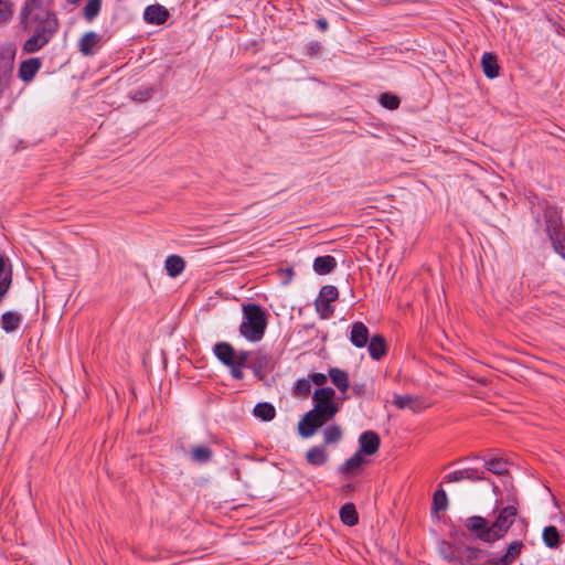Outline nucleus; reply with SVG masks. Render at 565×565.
Returning <instances> with one entry per match:
<instances>
[{"label": "nucleus", "instance_id": "24", "mask_svg": "<svg viewBox=\"0 0 565 565\" xmlns=\"http://www.w3.org/2000/svg\"><path fill=\"white\" fill-rule=\"evenodd\" d=\"M367 461L363 458V455L356 451L353 456L348 458L340 467L339 471L342 475H351L359 470Z\"/></svg>", "mask_w": 565, "mask_h": 565}, {"label": "nucleus", "instance_id": "5", "mask_svg": "<svg viewBox=\"0 0 565 565\" xmlns=\"http://www.w3.org/2000/svg\"><path fill=\"white\" fill-rule=\"evenodd\" d=\"M465 526L467 530L475 534L477 539L484 543H493L499 540V535L493 534L489 521L479 515L470 516L466 520Z\"/></svg>", "mask_w": 565, "mask_h": 565}, {"label": "nucleus", "instance_id": "35", "mask_svg": "<svg viewBox=\"0 0 565 565\" xmlns=\"http://www.w3.org/2000/svg\"><path fill=\"white\" fill-rule=\"evenodd\" d=\"M448 507V498L446 491L443 488H439L435 491L433 495V505L431 512L445 511Z\"/></svg>", "mask_w": 565, "mask_h": 565}, {"label": "nucleus", "instance_id": "19", "mask_svg": "<svg viewBox=\"0 0 565 565\" xmlns=\"http://www.w3.org/2000/svg\"><path fill=\"white\" fill-rule=\"evenodd\" d=\"M216 358L226 366L233 365L235 359V350L227 342H218L213 349Z\"/></svg>", "mask_w": 565, "mask_h": 565}, {"label": "nucleus", "instance_id": "47", "mask_svg": "<svg viewBox=\"0 0 565 565\" xmlns=\"http://www.w3.org/2000/svg\"><path fill=\"white\" fill-rule=\"evenodd\" d=\"M308 380L317 386H322L327 382V376L323 373H312Z\"/></svg>", "mask_w": 565, "mask_h": 565}, {"label": "nucleus", "instance_id": "48", "mask_svg": "<svg viewBox=\"0 0 565 565\" xmlns=\"http://www.w3.org/2000/svg\"><path fill=\"white\" fill-rule=\"evenodd\" d=\"M228 367L231 369V375L235 380H242L244 377V373L242 371L244 366L236 365L235 363H233V365H228Z\"/></svg>", "mask_w": 565, "mask_h": 565}, {"label": "nucleus", "instance_id": "27", "mask_svg": "<svg viewBox=\"0 0 565 565\" xmlns=\"http://www.w3.org/2000/svg\"><path fill=\"white\" fill-rule=\"evenodd\" d=\"M306 459L308 463L311 466L320 467L323 466L328 461V454L324 449V446H315L311 447L306 452Z\"/></svg>", "mask_w": 565, "mask_h": 565}, {"label": "nucleus", "instance_id": "21", "mask_svg": "<svg viewBox=\"0 0 565 565\" xmlns=\"http://www.w3.org/2000/svg\"><path fill=\"white\" fill-rule=\"evenodd\" d=\"M164 268L171 278H175L183 273L185 260L179 255H169L166 258Z\"/></svg>", "mask_w": 565, "mask_h": 565}, {"label": "nucleus", "instance_id": "12", "mask_svg": "<svg viewBox=\"0 0 565 565\" xmlns=\"http://www.w3.org/2000/svg\"><path fill=\"white\" fill-rule=\"evenodd\" d=\"M483 471L476 468H465L452 471L444 477L445 482H460L463 480L479 481L483 480Z\"/></svg>", "mask_w": 565, "mask_h": 565}, {"label": "nucleus", "instance_id": "9", "mask_svg": "<svg viewBox=\"0 0 565 565\" xmlns=\"http://www.w3.org/2000/svg\"><path fill=\"white\" fill-rule=\"evenodd\" d=\"M33 34L24 42L22 51L25 54H32L41 51L53 39L50 30H42V32L31 31Z\"/></svg>", "mask_w": 565, "mask_h": 565}, {"label": "nucleus", "instance_id": "49", "mask_svg": "<svg viewBox=\"0 0 565 565\" xmlns=\"http://www.w3.org/2000/svg\"><path fill=\"white\" fill-rule=\"evenodd\" d=\"M316 25L321 31H327L329 28V23L326 18H320V19L316 20Z\"/></svg>", "mask_w": 565, "mask_h": 565}, {"label": "nucleus", "instance_id": "46", "mask_svg": "<svg viewBox=\"0 0 565 565\" xmlns=\"http://www.w3.org/2000/svg\"><path fill=\"white\" fill-rule=\"evenodd\" d=\"M322 49V44L319 41H310L306 45V51L309 56L317 55Z\"/></svg>", "mask_w": 565, "mask_h": 565}, {"label": "nucleus", "instance_id": "1", "mask_svg": "<svg viewBox=\"0 0 565 565\" xmlns=\"http://www.w3.org/2000/svg\"><path fill=\"white\" fill-rule=\"evenodd\" d=\"M542 213L532 211L537 225L544 226V232L551 242L553 250L565 259V225L562 211L544 201L539 204Z\"/></svg>", "mask_w": 565, "mask_h": 565}, {"label": "nucleus", "instance_id": "29", "mask_svg": "<svg viewBox=\"0 0 565 565\" xmlns=\"http://www.w3.org/2000/svg\"><path fill=\"white\" fill-rule=\"evenodd\" d=\"M253 415L263 422H270L276 416V408L268 402L257 403L253 409Z\"/></svg>", "mask_w": 565, "mask_h": 565}, {"label": "nucleus", "instance_id": "31", "mask_svg": "<svg viewBox=\"0 0 565 565\" xmlns=\"http://www.w3.org/2000/svg\"><path fill=\"white\" fill-rule=\"evenodd\" d=\"M54 0H25L21 12H43L53 11Z\"/></svg>", "mask_w": 565, "mask_h": 565}, {"label": "nucleus", "instance_id": "2", "mask_svg": "<svg viewBox=\"0 0 565 565\" xmlns=\"http://www.w3.org/2000/svg\"><path fill=\"white\" fill-rule=\"evenodd\" d=\"M242 313L241 335L249 342H259L268 324L266 310L260 305L245 302L242 305Z\"/></svg>", "mask_w": 565, "mask_h": 565}, {"label": "nucleus", "instance_id": "44", "mask_svg": "<svg viewBox=\"0 0 565 565\" xmlns=\"http://www.w3.org/2000/svg\"><path fill=\"white\" fill-rule=\"evenodd\" d=\"M465 555L467 556L468 561L473 562L480 561L484 555V552L478 547H466Z\"/></svg>", "mask_w": 565, "mask_h": 565}, {"label": "nucleus", "instance_id": "28", "mask_svg": "<svg viewBox=\"0 0 565 565\" xmlns=\"http://www.w3.org/2000/svg\"><path fill=\"white\" fill-rule=\"evenodd\" d=\"M340 520L348 526H354L359 523V514L355 505L351 502L343 504L339 511Z\"/></svg>", "mask_w": 565, "mask_h": 565}, {"label": "nucleus", "instance_id": "26", "mask_svg": "<svg viewBox=\"0 0 565 565\" xmlns=\"http://www.w3.org/2000/svg\"><path fill=\"white\" fill-rule=\"evenodd\" d=\"M190 456L193 462L204 465L212 460L213 450L206 445H195L191 448Z\"/></svg>", "mask_w": 565, "mask_h": 565}, {"label": "nucleus", "instance_id": "57", "mask_svg": "<svg viewBox=\"0 0 565 565\" xmlns=\"http://www.w3.org/2000/svg\"><path fill=\"white\" fill-rule=\"evenodd\" d=\"M70 4H78L82 0H66Z\"/></svg>", "mask_w": 565, "mask_h": 565}, {"label": "nucleus", "instance_id": "42", "mask_svg": "<svg viewBox=\"0 0 565 565\" xmlns=\"http://www.w3.org/2000/svg\"><path fill=\"white\" fill-rule=\"evenodd\" d=\"M12 285V269L9 268L8 273H6L0 278V302L2 301L6 294L9 291Z\"/></svg>", "mask_w": 565, "mask_h": 565}, {"label": "nucleus", "instance_id": "45", "mask_svg": "<svg viewBox=\"0 0 565 565\" xmlns=\"http://www.w3.org/2000/svg\"><path fill=\"white\" fill-rule=\"evenodd\" d=\"M249 353L247 351L235 352L234 363L244 367H249L247 364Z\"/></svg>", "mask_w": 565, "mask_h": 565}, {"label": "nucleus", "instance_id": "51", "mask_svg": "<svg viewBox=\"0 0 565 565\" xmlns=\"http://www.w3.org/2000/svg\"><path fill=\"white\" fill-rule=\"evenodd\" d=\"M484 565H509V564H502L500 563V556L499 557H489L487 561L483 562Z\"/></svg>", "mask_w": 565, "mask_h": 565}, {"label": "nucleus", "instance_id": "18", "mask_svg": "<svg viewBox=\"0 0 565 565\" xmlns=\"http://www.w3.org/2000/svg\"><path fill=\"white\" fill-rule=\"evenodd\" d=\"M393 404L399 408L405 409L409 408L413 412L417 413L422 411L425 406L423 405V402L413 395H394Z\"/></svg>", "mask_w": 565, "mask_h": 565}, {"label": "nucleus", "instance_id": "33", "mask_svg": "<svg viewBox=\"0 0 565 565\" xmlns=\"http://www.w3.org/2000/svg\"><path fill=\"white\" fill-rule=\"evenodd\" d=\"M523 546L524 545L521 541L512 542L508 546L505 554L500 556V563L509 565L512 564L514 559L521 554Z\"/></svg>", "mask_w": 565, "mask_h": 565}, {"label": "nucleus", "instance_id": "23", "mask_svg": "<svg viewBox=\"0 0 565 565\" xmlns=\"http://www.w3.org/2000/svg\"><path fill=\"white\" fill-rule=\"evenodd\" d=\"M22 323V316L14 311H6L1 316V328L7 332L11 333L17 331Z\"/></svg>", "mask_w": 565, "mask_h": 565}, {"label": "nucleus", "instance_id": "56", "mask_svg": "<svg viewBox=\"0 0 565 565\" xmlns=\"http://www.w3.org/2000/svg\"><path fill=\"white\" fill-rule=\"evenodd\" d=\"M441 554L444 555V557L446 559H452V554L451 553L448 554V553L444 552V548H441Z\"/></svg>", "mask_w": 565, "mask_h": 565}, {"label": "nucleus", "instance_id": "32", "mask_svg": "<svg viewBox=\"0 0 565 565\" xmlns=\"http://www.w3.org/2000/svg\"><path fill=\"white\" fill-rule=\"evenodd\" d=\"M102 0H88L83 8L82 15L88 22L92 23L100 13Z\"/></svg>", "mask_w": 565, "mask_h": 565}, {"label": "nucleus", "instance_id": "34", "mask_svg": "<svg viewBox=\"0 0 565 565\" xmlns=\"http://www.w3.org/2000/svg\"><path fill=\"white\" fill-rule=\"evenodd\" d=\"M484 467L494 475H504L508 472V461L502 458L484 460Z\"/></svg>", "mask_w": 565, "mask_h": 565}, {"label": "nucleus", "instance_id": "38", "mask_svg": "<svg viewBox=\"0 0 565 565\" xmlns=\"http://www.w3.org/2000/svg\"><path fill=\"white\" fill-rule=\"evenodd\" d=\"M315 306L321 319H329L334 312V308L331 306V302L323 300L322 298L318 297L315 301Z\"/></svg>", "mask_w": 565, "mask_h": 565}, {"label": "nucleus", "instance_id": "50", "mask_svg": "<svg viewBox=\"0 0 565 565\" xmlns=\"http://www.w3.org/2000/svg\"><path fill=\"white\" fill-rule=\"evenodd\" d=\"M364 385L362 384H355L352 386V392L354 393V395L356 396H362L364 395Z\"/></svg>", "mask_w": 565, "mask_h": 565}, {"label": "nucleus", "instance_id": "40", "mask_svg": "<svg viewBox=\"0 0 565 565\" xmlns=\"http://www.w3.org/2000/svg\"><path fill=\"white\" fill-rule=\"evenodd\" d=\"M311 392V383L308 379H300L294 385V393L299 396H308Z\"/></svg>", "mask_w": 565, "mask_h": 565}, {"label": "nucleus", "instance_id": "53", "mask_svg": "<svg viewBox=\"0 0 565 565\" xmlns=\"http://www.w3.org/2000/svg\"><path fill=\"white\" fill-rule=\"evenodd\" d=\"M285 274H286L287 278L284 280V284L287 285L292 279V276H294L295 273H294L292 268H286L285 269Z\"/></svg>", "mask_w": 565, "mask_h": 565}, {"label": "nucleus", "instance_id": "8", "mask_svg": "<svg viewBox=\"0 0 565 565\" xmlns=\"http://www.w3.org/2000/svg\"><path fill=\"white\" fill-rule=\"evenodd\" d=\"M335 392L333 388L324 386L317 388L312 394V401L315 406H320L323 412L335 416L339 411L337 403L334 402Z\"/></svg>", "mask_w": 565, "mask_h": 565}, {"label": "nucleus", "instance_id": "43", "mask_svg": "<svg viewBox=\"0 0 565 565\" xmlns=\"http://www.w3.org/2000/svg\"><path fill=\"white\" fill-rule=\"evenodd\" d=\"M339 296L338 289L335 286L332 285H326L320 289L319 298H322L327 301H334L337 300Z\"/></svg>", "mask_w": 565, "mask_h": 565}, {"label": "nucleus", "instance_id": "14", "mask_svg": "<svg viewBox=\"0 0 565 565\" xmlns=\"http://www.w3.org/2000/svg\"><path fill=\"white\" fill-rule=\"evenodd\" d=\"M273 366L274 364L271 358L268 354L263 353L262 351H257L255 353L254 361L249 367L253 370L254 375L258 380H263L265 373L267 371H270Z\"/></svg>", "mask_w": 565, "mask_h": 565}, {"label": "nucleus", "instance_id": "52", "mask_svg": "<svg viewBox=\"0 0 565 565\" xmlns=\"http://www.w3.org/2000/svg\"><path fill=\"white\" fill-rule=\"evenodd\" d=\"M6 260H7V258H6L3 255H0V278H1L6 273H8V270H6Z\"/></svg>", "mask_w": 565, "mask_h": 565}, {"label": "nucleus", "instance_id": "10", "mask_svg": "<svg viewBox=\"0 0 565 565\" xmlns=\"http://www.w3.org/2000/svg\"><path fill=\"white\" fill-rule=\"evenodd\" d=\"M381 446V439L374 430H365L359 437V452L363 456H373Z\"/></svg>", "mask_w": 565, "mask_h": 565}, {"label": "nucleus", "instance_id": "11", "mask_svg": "<svg viewBox=\"0 0 565 565\" xmlns=\"http://www.w3.org/2000/svg\"><path fill=\"white\" fill-rule=\"evenodd\" d=\"M170 13L161 4H150L143 11V20L149 24L161 25L167 22Z\"/></svg>", "mask_w": 565, "mask_h": 565}, {"label": "nucleus", "instance_id": "6", "mask_svg": "<svg viewBox=\"0 0 565 565\" xmlns=\"http://www.w3.org/2000/svg\"><path fill=\"white\" fill-rule=\"evenodd\" d=\"M15 50L11 46L0 50V98L10 87L14 65Z\"/></svg>", "mask_w": 565, "mask_h": 565}, {"label": "nucleus", "instance_id": "54", "mask_svg": "<svg viewBox=\"0 0 565 565\" xmlns=\"http://www.w3.org/2000/svg\"><path fill=\"white\" fill-rule=\"evenodd\" d=\"M450 535L454 537V540L459 541L461 536H465L466 534L460 530H454L450 531Z\"/></svg>", "mask_w": 565, "mask_h": 565}, {"label": "nucleus", "instance_id": "25", "mask_svg": "<svg viewBox=\"0 0 565 565\" xmlns=\"http://www.w3.org/2000/svg\"><path fill=\"white\" fill-rule=\"evenodd\" d=\"M329 377L332 382V384L342 393H345L347 390L350 386L349 375L345 371L338 369V367H331L329 370Z\"/></svg>", "mask_w": 565, "mask_h": 565}, {"label": "nucleus", "instance_id": "39", "mask_svg": "<svg viewBox=\"0 0 565 565\" xmlns=\"http://www.w3.org/2000/svg\"><path fill=\"white\" fill-rule=\"evenodd\" d=\"M379 103L382 107L395 110L399 107L401 100L396 95H393L391 93H383L379 97Z\"/></svg>", "mask_w": 565, "mask_h": 565}, {"label": "nucleus", "instance_id": "17", "mask_svg": "<svg viewBox=\"0 0 565 565\" xmlns=\"http://www.w3.org/2000/svg\"><path fill=\"white\" fill-rule=\"evenodd\" d=\"M366 345L369 354L374 361H380L387 353V342L382 334L372 335Z\"/></svg>", "mask_w": 565, "mask_h": 565}, {"label": "nucleus", "instance_id": "22", "mask_svg": "<svg viewBox=\"0 0 565 565\" xmlns=\"http://www.w3.org/2000/svg\"><path fill=\"white\" fill-rule=\"evenodd\" d=\"M483 73L488 78H495L499 76V64L497 56L493 53L486 52L481 58Z\"/></svg>", "mask_w": 565, "mask_h": 565}, {"label": "nucleus", "instance_id": "41", "mask_svg": "<svg viewBox=\"0 0 565 565\" xmlns=\"http://www.w3.org/2000/svg\"><path fill=\"white\" fill-rule=\"evenodd\" d=\"M12 17V2L9 0H0V24L7 23Z\"/></svg>", "mask_w": 565, "mask_h": 565}, {"label": "nucleus", "instance_id": "7", "mask_svg": "<svg viewBox=\"0 0 565 565\" xmlns=\"http://www.w3.org/2000/svg\"><path fill=\"white\" fill-rule=\"evenodd\" d=\"M518 509L515 505H507L499 511L495 521L491 524L493 534L499 535V540L504 536L511 525L514 523Z\"/></svg>", "mask_w": 565, "mask_h": 565}, {"label": "nucleus", "instance_id": "37", "mask_svg": "<svg viewBox=\"0 0 565 565\" xmlns=\"http://www.w3.org/2000/svg\"><path fill=\"white\" fill-rule=\"evenodd\" d=\"M154 93V88L152 86H140L130 92V98L136 102H147L149 100Z\"/></svg>", "mask_w": 565, "mask_h": 565}, {"label": "nucleus", "instance_id": "15", "mask_svg": "<svg viewBox=\"0 0 565 565\" xmlns=\"http://www.w3.org/2000/svg\"><path fill=\"white\" fill-rule=\"evenodd\" d=\"M102 36L95 31L84 33L78 40V51L84 56H92L95 53L96 46L99 44Z\"/></svg>", "mask_w": 565, "mask_h": 565}, {"label": "nucleus", "instance_id": "4", "mask_svg": "<svg viewBox=\"0 0 565 565\" xmlns=\"http://www.w3.org/2000/svg\"><path fill=\"white\" fill-rule=\"evenodd\" d=\"M334 416L321 409L320 406H313L312 409L307 412L298 423V431L302 438H309L321 428L327 422Z\"/></svg>", "mask_w": 565, "mask_h": 565}, {"label": "nucleus", "instance_id": "13", "mask_svg": "<svg viewBox=\"0 0 565 565\" xmlns=\"http://www.w3.org/2000/svg\"><path fill=\"white\" fill-rule=\"evenodd\" d=\"M370 339L369 329L363 322L356 321L352 324L350 332V341L352 345L359 349L364 348L369 343Z\"/></svg>", "mask_w": 565, "mask_h": 565}, {"label": "nucleus", "instance_id": "30", "mask_svg": "<svg viewBox=\"0 0 565 565\" xmlns=\"http://www.w3.org/2000/svg\"><path fill=\"white\" fill-rule=\"evenodd\" d=\"M542 540L548 548H557L561 545V534L556 526H545L542 532Z\"/></svg>", "mask_w": 565, "mask_h": 565}, {"label": "nucleus", "instance_id": "36", "mask_svg": "<svg viewBox=\"0 0 565 565\" xmlns=\"http://www.w3.org/2000/svg\"><path fill=\"white\" fill-rule=\"evenodd\" d=\"M341 438V428L335 424L328 426L323 431L324 445L337 444Z\"/></svg>", "mask_w": 565, "mask_h": 565}, {"label": "nucleus", "instance_id": "20", "mask_svg": "<svg viewBox=\"0 0 565 565\" xmlns=\"http://www.w3.org/2000/svg\"><path fill=\"white\" fill-rule=\"evenodd\" d=\"M337 259L331 255L318 256L315 258L312 268L318 275H327L337 267Z\"/></svg>", "mask_w": 565, "mask_h": 565}, {"label": "nucleus", "instance_id": "16", "mask_svg": "<svg viewBox=\"0 0 565 565\" xmlns=\"http://www.w3.org/2000/svg\"><path fill=\"white\" fill-rule=\"evenodd\" d=\"M41 60L39 57H30L21 62L19 66V77L25 82L30 83L36 75V73L41 68Z\"/></svg>", "mask_w": 565, "mask_h": 565}, {"label": "nucleus", "instance_id": "3", "mask_svg": "<svg viewBox=\"0 0 565 565\" xmlns=\"http://www.w3.org/2000/svg\"><path fill=\"white\" fill-rule=\"evenodd\" d=\"M21 24L25 31L50 30L55 35L60 28V21L54 11L21 12Z\"/></svg>", "mask_w": 565, "mask_h": 565}, {"label": "nucleus", "instance_id": "55", "mask_svg": "<svg viewBox=\"0 0 565 565\" xmlns=\"http://www.w3.org/2000/svg\"><path fill=\"white\" fill-rule=\"evenodd\" d=\"M342 490H343L344 492H351V491H353V490H354V486H353V484H351V483H348V484L343 486Z\"/></svg>", "mask_w": 565, "mask_h": 565}]
</instances>
